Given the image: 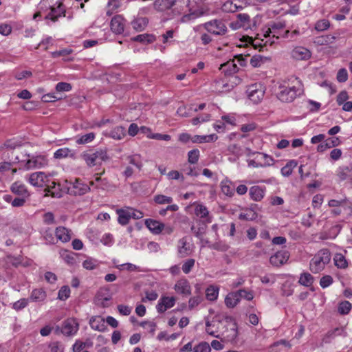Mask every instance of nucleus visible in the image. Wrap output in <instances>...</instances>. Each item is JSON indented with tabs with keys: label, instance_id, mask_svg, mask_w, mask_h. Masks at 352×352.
I'll list each match as a JSON object with an SVG mask.
<instances>
[{
	"label": "nucleus",
	"instance_id": "obj_1",
	"mask_svg": "<svg viewBox=\"0 0 352 352\" xmlns=\"http://www.w3.org/2000/svg\"><path fill=\"white\" fill-rule=\"evenodd\" d=\"M60 190L70 195L81 196L90 191V187L82 183L79 179H76L74 182L65 180Z\"/></svg>",
	"mask_w": 352,
	"mask_h": 352
},
{
	"label": "nucleus",
	"instance_id": "obj_2",
	"mask_svg": "<svg viewBox=\"0 0 352 352\" xmlns=\"http://www.w3.org/2000/svg\"><path fill=\"white\" fill-rule=\"evenodd\" d=\"M331 260V253L328 249H322L310 261V270L313 273L322 271Z\"/></svg>",
	"mask_w": 352,
	"mask_h": 352
},
{
	"label": "nucleus",
	"instance_id": "obj_3",
	"mask_svg": "<svg viewBox=\"0 0 352 352\" xmlns=\"http://www.w3.org/2000/svg\"><path fill=\"white\" fill-rule=\"evenodd\" d=\"M82 159L85 161L89 166H94L100 164L102 161H106L109 159L105 149H97L94 151H90L82 154Z\"/></svg>",
	"mask_w": 352,
	"mask_h": 352
},
{
	"label": "nucleus",
	"instance_id": "obj_4",
	"mask_svg": "<svg viewBox=\"0 0 352 352\" xmlns=\"http://www.w3.org/2000/svg\"><path fill=\"white\" fill-rule=\"evenodd\" d=\"M205 29L214 35H223L227 32V28L221 20H212L204 24Z\"/></svg>",
	"mask_w": 352,
	"mask_h": 352
},
{
	"label": "nucleus",
	"instance_id": "obj_5",
	"mask_svg": "<svg viewBox=\"0 0 352 352\" xmlns=\"http://www.w3.org/2000/svg\"><path fill=\"white\" fill-rule=\"evenodd\" d=\"M247 94L250 100L254 103H258L263 98L265 91L261 84L250 85L247 89Z\"/></svg>",
	"mask_w": 352,
	"mask_h": 352
},
{
	"label": "nucleus",
	"instance_id": "obj_6",
	"mask_svg": "<svg viewBox=\"0 0 352 352\" xmlns=\"http://www.w3.org/2000/svg\"><path fill=\"white\" fill-rule=\"evenodd\" d=\"M280 91L278 93L277 97L282 102H291L296 98L298 90L295 87H280Z\"/></svg>",
	"mask_w": 352,
	"mask_h": 352
},
{
	"label": "nucleus",
	"instance_id": "obj_7",
	"mask_svg": "<svg viewBox=\"0 0 352 352\" xmlns=\"http://www.w3.org/2000/svg\"><path fill=\"white\" fill-rule=\"evenodd\" d=\"M65 16V8L63 3H59L56 8L50 6V12L45 16V19H50L53 22L58 21L59 17Z\"/></svg>",
	"mask_w": 352,
	"mask_h": 352
},
{
	"label": "nucleus",
	"instance_id": "obj_8",
	"mask_svg": "<svg viewBox=\"0 0 352 352\" xmlns=\"http://www.w3.org/2000/svg\"><path fill=\"white\" fill-rule=\"evenodd\" d=\"M47 163L46 158L44 156L32 157V158L26 160L24 164V168L29 170L31 168H39L45 166Z\"/></svg>",
	"mask_w": 352,
	"mask_h": 352
},
{
	"label": "nucleus",
	"instance_id": "obj_9",
	"mask_svg": "<svg viewBox=\"0 0 352 352\" xmlns=\"http://www.w3.org/2000/svg\"><path fill=\"white\" fill-rule=\"evenodd\" d=\"M289 256V254L287 250H281L277 252L270 258V263L276 267H279L287 262Z\"/></svg>",
	"mask_w": 352,
	"mask_h": 352
},
{
	"label": "nucleus",
	"instance_id": "obj_10",
	"mask_svg": "<svg viewBox=\"0 0 352 352\" xmlns=\"http://www.w3.org/2000/svg\"><path fill=\"white\" fill-rule=\"evenodd\" d=\"M78 330V324L74 319H67L64 321L61 327V333L70 336L75 334Z\"/></svg>",
	"mask_w": 352,
	"mask_h": 352
},
{
	"label": "nucleus",
	"instance_id": "obj_11",
	"mask_svg": "<svg viewBox=\"0 0 352 352\" xmlns=\"http://www.w3.org/2000/svg\"><path fill=\"white\" fill-rule=\"evenodd\" d=\"M125 20L122 15H116L111 21V30L115 34H120L124 32Z\"/></svg>",
	"mask_w": 352,
	"mask_h": 352
},
{
	"label": "nucleus",
	"instance_id": "obj_12",
	"mask_svg": "<svg viewBox=\"0 0 352 352\" xmlns=\"http://www.w3.org/2000/svg\"><path fill=\"white\" fill-rule=\"evenodd\" d=\"M49 182V179L43 172H36L30 175L29 182L34 186H43Z\"/></svg>",
	"mask_w": 352,
	"mask_h": 352
},
{
	"label": "nucleus",
	"instance_id": "obj_13",
	"mask_svg": "<svg viewBox=\"0 0 352 352\" xmlns=\"http://www.w3.org/2000/svg\"><path fill=\"white\" fill-rule=\"evenodd\" d=\"M89 323L91 329L96 331L104 332L107 329L104 319L100 316H92Z\"/></svg>",
	"mask_w": 352,
	"mask_h": 352
},
{
	"label": "nucleus",
	"instance_id": "obj_14",
	"mask_svg": "<svg viewBox=\"0 0 352 352\" xmlns=\"http://www.w3.org/2000/svg\"><path fill=\"white\" fill-rule=\"evenodd\" d=\"M176 0H155L153 7L157 12H164L170 9L175 4Z\"/></svg>",
	"mask_w": 352,
	"mask_h": 352
},
{
	"label": "nucleus",
	"instance_id": "obj_15",
	"mask_svg": "<svg viewBox=\"0 0 352 352\" xmlns=\"http://www.w3.org/2000/svg\"><path fill=\"white\" fill-rule=\"evenodd\" d=\"M174 289L177 293L188 296L191 294L190 286L186 279H180L175 285Z\"/></svg>",
	"mask_w": 352,
	"mask_h": 352
},
{
	"label": "nucleus",
	"instance_id": "obj_16",
	"mask_svg": "<svg viewBox=\"0 0 352 352\" xmlns=\"http://www.w3.org/2000/svg\"><path fill=\"white\" fill-rule=\"evenodd\" d=\"M292 56L296 60H307L310 58L311 53L307 48L296 47L292 50Z\"/></svg>",
	"mask_w": 352,
	"mask_h": 352
},
{
	"label": "nucleus",
	"instance_id": "obj_17",
	"mask_svg": "<svg viewBox=\"0 0 352 352\" xmlns=\"http://www.w3.org/2000/svg\"><path fill=\"white\" fill-rule=\"evenodd\" d=\"M146 226L153 234H160L164 228V224L152 219H147L145 220Z\"/></svg>",
	"mask_w": 352,
	"mask_h": 352
},
{
	"label": "nucleus",
	"instance_id": "obj_18",
	"mask_svg": "<svg viewBox=\"0 0 352 352\" xmlns=\"http://www.w3.org/2000/svg\"><path fill=\"white\" fill-rule=\"evenodd\" d=\"M219 69L221 70V72L224 73L225 75L230 76L237 72L238 67L233 60H229L225 63L221 64L220 65Z\"/></svg>",
	"mask_w": 352,
	"mask_h": 352
},
{
	"label": "nucleus",
	"instance_id": "obj_19",
	"mask_svg": "<svg viewBox=\"0 0 352 352\" xmlns=\"http://www.w3.org/2000/svg\"><path fill=\"white\" fill-rule=\"evenodd\" d=\"M10 189L13 193L24 197H28L30 195L25 185L19 182L12 184Z\"/></svg>",
	"mask_w": 352,
	"mask_h": 352
},
{
	"label": "nucleus",
	"instance_id": "obj_20",
	"mask_svg": "<svg viewBox=\"0 0 352 352\" xmlns=\"http://www.w3.org/2000/svg\"><path fill=\"white\" fill-rule=\"evenodd\" d=\"M57 239L62 242H67L71 239V230H69L65 227H58L56 229L55 232Z\"/></svg>",
	"mask_w": 352,
	"mask_h": 352
},
{
	"label": "nucleus",
	"instance_id": "obj_21",
	"mask_svg": "<svg viewBox=\"0 0 352 352\" xmlns=\"http://www.w3.org/2000/svg\"><path fill=\"white\" fill-rule=\"evenodd\" d=\"M352 175V164L346 166H340L337 171V176L341 181L346 180Z\"/></svg>",
	"mask_w": 352,
	"mask_h": 352
},
{
	"label": "nucleus",
	"instance_id": "obj_22",
	"mask_svg": "<svg viewBox=\"0 0 352 352\" xmlns=\"http://www.w3.org/2000/svg\"><path fill=\"white\" fill-rule=\"evenodd\" d=\"M94 345L90 338L86 339L85 342L77 340L73 345V352H81L85 348H91Z\"/></svg>",
	"mask_w": 352,
	"mask_h": 352
},
{
	"label": "nucleus",
	"instance_id": "obj_23",
	"mask_svg": "<svg viewBox=\"0 0 352 352\" xmlns=\"http://www.w3.org/2000/svg\"><path fill=\"white\" fill-rule=\"evenodd\" d=\"M249 194L254 201H258L263 198L264 190L260 186H254L250 188Z\"/></svg>",
	"mask_w": 352,
	"mask_h": 352
},
{
	"label": "nucleus",
	"instance_id": "obj_24",
	"mask_svg": "<svg viewBox=\"0 0 352 352\" xmlns=\"http://www.w3.org/2000/svg\"><path fill=\"white\" fill-rule=\"evenodd\" d=\"M195 214L200 218H206V223H210L211 218L208 217L209 212L207 208L203 204H198L195 208Z\"/></svg>",
	"mask_w": 352,
	"mask_h": 352
},
{
	"label": "nucleus",
	"instance_id": "obj_25",
	"mask_svg": "<svg viewBox=\"0 0 352 352\" xmlns=\"http://www.w3.org/2000/svg\"><path fill=\"white\" fill-rule=\"evenodd\" d=\"M116 213L118 214V221L122 226L128 224L131 219L130 212L124 209H118Z\"/></svg>",
	"mask_w": 352,
	"mask_h": 352
},
{
	"label": "nucleus",
	"instance_id": "obj_26",
	"mask_svg": "<svg viewBox=\"0 0 352 352\" xmlns=\"http://www.w3.org/2000/svg\"><path fill=\"white\" fill-rule=\"evenodd\" d=\"M270 58L260 54L254 55L250 59V64L253 67H261L263 64L270 61Z\"/></svg>",
	"mask_w": 352,
	"mask_h": 352
},
{
	"label": "nucleus",
	"instance_id": "obj_27",
	"mask_svg": "<svg viewBox=\"0 0 352 352\" xmlns=\"http://www.w3.org/2000/svg\"><path fill=\"white\" fill-rule=\"evenodd\" d=\"M131 40L143 44L151 43L155 40V36L153 34H143L133 37Z\"/></svg>",
	"mask_w": 352,
	"mask_h": 352
},
{
	"label": "nucleus",
	"instance_id": "obj_28",
	"mask_svg": "<svg viewBox=\"0 0 352 352\" xmlns=\"http://www.w3.org/2000/svg\"><path fill=\"white\" fill-rule=\"evenodd\" d=\"M46 298V293L43 289H35L32 292L30 299L34 302H42Z\"/></svg>",
	"mask_w": 352,
	"mask_h": 352
},
{
	"label": "nucleus",
	"instance_id": "obj_29",
	"mask_svg": "<svg viewBox=\"0 0 352 352\" xmlns=\"http://www.w3.org/2000/svg\"><path fill=\"white\" fill-rule=\"evenodd\" d=\"M314 276L308 273L304 272L300 274L298 283L305 287H311L314 283Z\"/></svg>",
	"mask_w": 352,
	"mask_h": 352
},
{
	"label": "nucleus",
	"instance_id": "obj_30",
	"mask_svg": "<svg viewBox=\"0 0 352 352\" xmlns=\"http://www.w3.org/2000/svg\"><path fill=\"white\" fill-rule=\"evenodd\" d=\"M148 19L146 17L138 18L131 23L132 26L136 31H142L148 24Z\"/></svg>",
	"mask_w": 352,
	"mask_h": 352
},
{
	"label": "nucleus",
	"instance_id": "obj_31",
	"mask_svg": "<svg viewBox=\"0 0 352 352\" xmlns=\"http://www.w3.org/2000/svg\"><path fill=\"white\" fill-rule=\"evenodd\" d=\"M109 136L115 140H121L125 136V129L121 126H118L110 131Z\"/></svg>",
	"mask_w": 352,
	"mask_h": 352
},
{
	"label": "nucleus",
	"instance_id": "obj_32",
	"mask_svg": "<svg viewBox=\"0 0 352 352\" xmlns=\"http://www.w3.org/2000/svg\"><path fill=\"white\" fill-rule=\"evenodd\" d=\"M239 302V298L234 292L230 293L225 298V304L229 308L234 307Z\"/></svg>",
	"mask_w": 352,
	"mask_h": 352
},
{
	"label": "nucleus",
	"instance_id": "obj_33",
	"mask_svg": "<svg viewBox=\"0 0 352 352\" xmlns=\"http://www.w3.org/2000/svg\"><path fill=\"white\" fill-rule=\"evenodd\" d=\"M333 261L335 263V265L341 269H344L347 267L348 263L344 257V256L342 254H336L334 256Z\"/></svg>",
	"mask_w": 352,
	"mask_h": 352
},
{
	"label": "nucleus",
	"instance_id": "obj_34",
	"mask_svg": "<svg viewBox=\"0 0 352 352\" xmlns=\"http://www.w3.org/2000/svg\"><path fill=\"white\" fill-rule=\"evenodd\" d=\"M219 294V288L214 286H210L206 291V298L208 300H215Z\"/></svg>",
	"mask_w": 352,
	"mask_h": 352
},
{
	"label": "nucleus",
	"instance_id": "obj_35",
	"mask_svg": "<svg viewBox=\"0 0 352 352\" xmlns=\"http://www.w3.org/2000/svg\"><path fill=\"white\" fill-rule=\"evenodd\" d=\"M352 308L351 303L349 301H343L338 305V311L340 315H346L349 313Z\"/></svg>",
	"mask_w": 352,
	"mask_h": 352
},
{
	"label": "nucleus",
	"instance_id": "obj_36",
	"mask_svg": "<svg viewBox=\"0 0 352 352\" xmlns=\"http://www.w3.org/2000/svg\"><path fill=\"white\" fill-rule=\"evenodd\" d=\"M234 293L236 294L237 298H239V301L241 298L246 299L247 300H251L254 298L253 293L251 291L245 289H239Z\"/></svg>",
	"mask_w": 352,
	"mask_h": 352
},
{
	"label": "nucleus",
	"instance_id": "obj_37",
	"mask_svg": "<svg viewBox=\"0 0 352 352\" xmlns=\"http://www.w3.org/2000/svg\"><path fill=\"white\" fill-rule=\"evenodd\" d=\"M29 299L28 298H21L18 301L14 302L12 304V309L19 311L24 309L28 305Z\"/></svg>",
	"mask_w": 352,
	"mask_h": 352
},
{
	"label": "nucleus",
	"instance_id": "obj_38",
	"mask_svg": "<svg viewBox=\"0 0 352 352\" xmlns=\"http://www.w3.org/2000/svg\"><path fill=\"white\" fill-rule=\"evenodd\" d=\"M72 151L68 148H61L56 151L54 153V157L56 159H61L70 155Z\"/></svg>",
	"mask_w": 352,
	"mask_h": 352
},
{
	"label": "nucleus",
	"instance_id": "obj_39",
	"mask_svg": "<svg viewBox=\"0 0 352 352\" xmlns=\"http://www.w3.org/2000/svg\"><path fill=\"white\" fill-rule=\"evenodd\" d=\"M258 217L256 212L252 210H250L246 213H241L239 216V219L241 220L253 221L255 220Z\"/></svg>",
	"mask_w": 352,
	"mask_h": 352
},
{
	"label": "nucleus",
	"instance_id": "obj_40",
	"mask_svg": "<svg viewBox=\"0 0 352 352\" xmlns=\"http://www.w3.org/2000/svg\"><path fill=\"white\" fill-rule=\"evenodd\" d=\"M95 138L94 133H89L76 140V143L78 144H85L91 142Z\"/></svg>",
	"mask_w": 352,
	"mask_h": 352
},
{
	"label": "nucleus",
	"instance_id": "obj_41",
	"mask_svg": "<svg viewBox=\"0 0 352 352\" xmlns=\"http://www.w3.org/2000/svg\"><path fill=\"white\" fill-rule=\"evenodd\" d=\"M241 9V6H237L236 4H233L232 1H228L223 3L222 10L225 12H234L239 9Z\"/></svg>",
	"mask_w": 352,
	"mask_h": 352
},
{
	"label": "nucleus",
	"instance_id": "obj_42",
	"mask_svg": "<svg viewBox=\"0 0 352 352\" xmlns=\"http://www.w3.org/2000/svg\"><path fill=\"white\" fill-rule=\"evenodd\" d=\"M221 190L226 195L231 197L234 195V188L231 184H228V182H222Z\"/></svg>",
	"mask_w": 352,
	"mask_h": 352
},
{
	"label": "nucleus",
	"instance_id": "obj_43",
	"mask_svg": "<svg viewBox=\"0 0 352 352\" xmlns=\"http://www.w3.org/2000/svg\"><path fill=\"white\" fill-rule=\"evenodd\" d=\"M285 28V22H276L273 23L270 28H269V32H273V36H276V34H278V31Z\"/></svg>",
	"mask_w": 352,
	"mask_h": 352
},
{
	"label": "nucleus",
	"instance_id": "obj_44",
	"mask_svg": "<svg viewBox=\"0 0 352 352\" xmlns=\"http://www.w3.org/2000/svg\"><path fill=\"white\" fill-rule=\"evenodd\" d=\"M211 348L206 342H201L193 349V352H210Z\"/></svg>",
	"mask_w": 352,
	"mask_h": 352
},
{
	"label": "nucleus",
	"instance_id": "obj_45",
	"mask_svg": "<svg viewBox=\"0 0 352 352\" xmlns=\"http://www.w3.org/2000/svg\"><path fill=\"white\" fill-rule=\"evenodd\" d=\"M70 289L68 286H63L58 293V298L61 300H65L69 297Z\"/></svg>",
	"mask_w": 352,
	"mask_h": 352
},
{
	"label": "nucleus",
	"instance_id": "obj_46",
	"mask_svg": "<svg viewBox=\"0 0 352 352\" xmlns=\"http://www.w3.org/2000/svg\"><path fill=\"white\" fill-rule=\"evenodd\" d=\"M188 162L190 164H196L199 157V151L198 149H192L188 153Z\"/></svg>",
	"mask_w": 352,
	"mask_h": 352
},
{
	"label": "nucleus",
	"instance_id": "obj_47",
	"mask_svg": "<svg viewBox=\"0 0 352 352\" xmlns=\"http://www.w3.org/2000/svg\"><path fill=\"white\" fill-rule=\"evenodd\" d=\"M330 23L327 19H322L317 21L315 25V29L318 32L326 30L329 28Z\"/></svg>",
	"mask_w": 352,
	"mask_h": 352
},
{
	"label": "nucleus",
	"instance_id": "obj_48",
	"mask_svg": "<svg viewBox=\"0 0 352 352\" xmlns=\"http://www.w3.org/2000/svg\"><path fill=\"white\" fill-rule=\"evenodd\" d=\"M154 201L158 204H170L173 199L170 197H167L163 195H157L155 196Z\"/></svg>",
	"mask_w": 352,
	"mask_h": 352
},
{
	"label": "nucleus",
	"instance_id": "obj_49",
	"mask_svg": "<svg viewBox=\"0 0 352 352\" xmlns=\"http://www.w3.org/2000/svg\"><path fill=\"white\" fill-rule=\"evenodd\" d=\"M62 96L56 95L55 94H47L42 96V101L44 102H52L62 99Z\"/></svg>",
	"mask_w": 352,
	"mask_h": 352
},
{
	"label": "nucleus",
	"instance_id": "obj_50",
	"mask_svg": "<svg viewBox=\"0 0 352 352\" xmlns=\"http://www.w3.org/2000/svg\"><path fill=\"white\" fill-rule=\"evenodd\" d=\"M181 246L179 247L178 252L180 254V256L183 257L188 255V248L186 247V240L185 239H182L179 241Z\"/></svg>",
	"mask_w": 352,
	"mask_h": 352
},
{
	"label": "nucleus",
	"instance_id": "obj_51",
	"mask_svg": "<svg viewBox=\"0 0 352 352\" xmlns=\"http://www.w3.org/2000/svg\"><path fill=\"white\" fill-rule=\"evenodd\" d=\"M82 266L86 270H94L97 266V261L92 258H89L86 259L82 263Z\"/></svg>",
	"mask_w": 352,
	"mask_h": 352
},
{
	"label": "nucleus",
	"instance_id": "obj_52",
	"mask_svg": "<svg viewBox=\"0 0 352 352\" xmlns=\"http://www.w3.org/2000/svg\"><path fill=\"white\" fill-rule=\"evenodd\" d=\"M206 229V224L203 226H199V228H196L194 226H192L191 230L193 232L195 235L199 239H201L203 237V235L204 234Z\"/></svg>",
	"mask_w": 352,
	"mask_h": 352
},
{
	"label": "nucleus",
	"instance_id": "obj_53",
	"mask_svg": "<svg viewBox=\"0 0 352 352\" xmlns=\"http://www.w3.org/2000/svg\"><path fill=\"white\" fill-rule=\"evenodd\" d=\"M195 260L192 258L188 259L182 265V271L185 274H188L195 265Z\"/></svg>",
	"mask_w": 352,
	"mask_h": 352
},
{
	"label": "nucleus",
	"instance_id": "obj_54",
	"mask_svg": "<svg viewBox=\"0 0 352 352\" xmlns=\"http://www.w3.org/2000/svg\"><path fill=\"white\" fill-rule=\"evenodd\" d=\"M72 87L71 84L67 83V82H58L56 85V90L58 92L69 91L72 89Z\"/></svg>",
	"mask_w": 352,
	"mask_h": 352
},
{
	"label": "nucleus",
	"instance_id": "obj_55",
	"mask_svg": "<svg viewBox=\"0 0 352 352\" xmlns=\"http://www.w3.org/2000/svg\"><path fill=\"white\" fill-rule=\"evenodd\" d=\"M147 136L151 139H155V140H164V141H168L171 138L170 135H169L168 134H161V133L148 134Z\"/></svg>",
	"mask_w": 352,
	"mask_h": 352
},
{
	"label": "nucleus",
	"instance_id": "obj_56",
	"mask_svg": "<svg viewBox=\"0 0 352 352\" xmlns=\"http://www.w3.org/2000/svg\"><path fill=\"white\" fill-rule=\"evenodd\" d=\"M333 283V278L329 275L322 276L320 280V285L322 288H326Z\"/></svg>",
	"mask_w": 352,
	"mask_h": 352
},
{
	"label": "nucleus",
	"instance_id": "obj_57",
	"mask_svg": "<svg viewBox=\"0 0 352 352\" xmlns=\"http://www.w3.org/2000/svg\"><path fill=\"white\" fill-rule=\"evenodd\" d=\"M160 299L167 309L173 307L175 302V297L163 296Z\"/></svg>",
	"mask_w": 352,
	"mask_h": 352
},
{
	"label": "nucleus",
	"instance_id": "obj_58",
	"mask_svg": "<svg viewBox=\"0 0 352 352\" xmlns=\"http://www.w3.org/2000/svg\"><path fill=\"white\" fill-rule=\"evenodd\" d=\"M337 80L340 82H344L347 80L348 78V74L347 71L344 68H342L339 69L337 74Z\"/></svg>",
	"mask_w": 352,
	"mask_h": 352
},
{
	"label": "nucleus",
	"instance_id": "obj_59",
	"mask_svg": "<svg viewBox=\"0 0 352 352\" xmlns=\"http://www.w3.org/2000/svg\"><path fill=\"white\" fill-rule=\"evenodd\" d=\"M129 162V164L135 166L137 167L139 170H141L142 164L139 160V156L138 155H133V156H129L128 157Z\"/></svg>",
	"mask_w": 352,
	"mask_h": 352
},
{
	"label": "nucleus",
	"instance_id": "obj_60",
	"mask_svg": "<svg viewBox=\"0 0 352 352\" xmlns=\"http://www.w3.org/2000/svg\"><path fill=\"white\" fill-rule=\"evenodd\" d=\"M210 114H204L196 118H194L192 120V124L194 125H197L201 122H206L210 120Z\"/></svg>",
	"mask_w": 352,
	"mask_h": 352
},
{
	"label": "nucleus",
	"instance_id": "obj_61",
	"mask_svg": "<svg viewBox=\"0 0 352 352\" xmlns=\"http://www.w3.org/2000/svg\"><path fill=\"white\" fill-rule=\"evenodd\" d=\"M72 52V50L65 48V49H63L61 50L55 51V52H52V58H57V57H59L61 56L69 55Z\"/></svg>",
	"mask_w": 352,
	"mask_h": 352
},
{
	"label": "nucleus",
	"instance_id": "obj_62",
	"mask_svg": "<svg viewBox=\"0 0 352 352\" xmlns=\"http://www.w3.org/2000/svg\"><path fill=\"white\" fill-rule=\"evenodd\" d=\"M209 247L213 250L221 252H225L228 249V246L227 245L222 243L221 242H216L210 245Z\"/></svg>",
	"mask_w": 352,
	"mask_h": 352
},
{
	"label": "nucleus",
	"instance_id": "obj_63",
	"mask_svg": "<svg viewBox=\"0 0 352 352\" xmlns=\"http://www.w3.org/2000/svg\"><path fill=\"white\" fill-rule=\"evenodd\" d=\"M228 151L237 156H241L243 155L241 148L237 144H230L228 146Z\"/></svg>",
	"mask_w": 352,
	"mask_h": 352
},
{
	"label": "nucleus",
	"instance_id": "obj_64",
	"mask_svg": "<svg viewBox=\"0 0 352 352\" xmlns=\"http://www.w3.org/2000/svg\"><path fill=\"white\" fill-rule=\"evenodd\" d=\"M325 142L327 145L328 146L329 148H333L336 146H338L340 143V141L338 138L333 137L328 138L325 140Z\"/></svg>",
	"mask_w": 352,
	"mask_h": 352
}]
</instances>
